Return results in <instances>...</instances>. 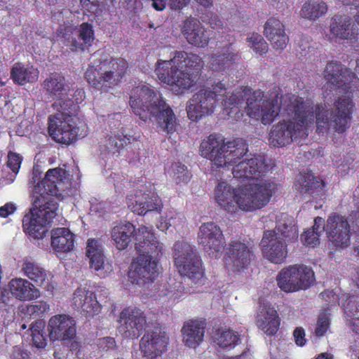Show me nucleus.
<instances>
[{"mask_svg":"<svg viewBox=\"0 0 359 359\" xmlns=\"http://www.w3.org/2000/svg\"><path fill=\"white\" fill-rule=\"evenodd\" d=\"M57 204L39 196L33 197V206L22 220L24 231L34 239H41L47 231L46 225L57 215Z\"/></svg>","mask_w":359,"mask_h":359,"instance_id":"11","label":"nucleus"},{"mask_svg":"<svg viewBox=\"0 0 359 359\" xmlns=\"http://www.w3.org/2000/svg\"><path fill=\"white\" fill-rule=\"evenodd\" d=\"M332 355L328 353H322L319 354L315 359H332Z\"/></svg>","mask_w":359,"mask_h":359,"instance_id":"60","label":"nucleus"},{"mask_svg":"<svg viewBox=\"0 0 359 359\" xmlns=\"http://www.w3.org/2000/svg\"><path fill=\"white\" fill-rule=\"evenodd\" d=\"M133 236L135 250L140 255L130 265L128 280L140 290H145L161 272L158 257L162 245L151 226H140L135 229Z\"/></svg>","mask_w":359,"mask_h":359,"instance_id":"6","label":"nucleus"},{"mask_svg":"<svg viewBox=\"0 0 359 359\" xmlns=\"http://www.w3.org/2000/svg\"><path fill=\"white\" fill-rule=\"evenodd\" d=\"M182 297V291L180 285L165 283L161 286L158 297L159 301L165 306L175 304Z\"/></svg>","mask_w":359,"mask_h":359,"instance_id":"39","label":"nucleus"},{"mask_svg":"<svg viewBox=\"0 0 359 359\" xmlns=\"http://www.w3.org/2000/svg\"><path fill=\"white\" fill-rule=\"evenodd\" d=\"M129 106L143 122L154 119L157 127L168 135L176 130V116L162 95L150 86L140 85L130 93Z\"/></svg>","mask_w":359,"mask_h":359,"instance_id":"7","label":"nucleus"},{"mask_svg":"<svg viewBox=\"0 0 359 359\" xmlns=\"http://www.w3.org/2000/svg\"><path fill=\"white\" fill-rule=\"evenodd\" d=\"M329 241L335 246L347 247L350 243V226L346 218L339 215L328 217L323 227Z\"/></svg>","mask_w":359,"mask_h":359,"instance_id":"22","label":"nucleus"},{"mask_svg":"<svg viewBox=\"0 0 359 359\" xmlns=\"http://www.w3.org/2000/svg\"><path fill=\"white\" fill-rule=\"evenodd\" d=\"M44 324L41 321H36L30 327L33 345L38 348H43L46 346V339L43 334Z\"/></svg>","mask_w":359,"mask_h":359,"instance_id":"44","label":"nucleus"},{"mask_svg":"<svg viewBox=\"0 0 359 359\" xmlns=\"http://www.w3.org/2000/svg\"><path fill=\"white\" fill-rule=\"evenodd\" d=\"M62 36L72 51H84L92 45L95 39L93 26L87 22L74 29L70 27L66 28Z\"/></svg>","mask_w":359,"mask_h":359,"instance_id":"21","label":"nucleus"},{"mask_svg":"<svg viewBox=\"0 0 359 359\" xmlns=\"http://www.w3.org/2000/svg\"><path fill=\"white\" fill-rule=\"evenodd\" d=\"M198 1L201 5L203 6H209L212 4V0H196Z\"/></svg>","mask_w":359,"mask_h":359,"instance_id":"62","label":"nucleus"},{"mask_svg":"<svg viewBox=\"0 0 359 359\" xmlns=\"http://www.w3.org/2000/svg\"><path fill=\"white\" fill-rule=\"evenodd\" d=\"M237 55L229 50V46L222 54H216L211 57L210 68L214 72L228 70L236 60Z\"/></svg>","mask_w":359,"mask_h":359,"instance_id":"38","label":"nucleus"},{"mask_svg":"<svg viewBox=\"0 0 359 359\" xmlns=\"http://www.w3.org/2000/svg\"><path fill=\"white\" fill-rule=\"evenodd\" d=\"M330 325V318L329 314L327 313H321L318 320L317 327L316 329V335L321 337L323 336L328 330Z\"/></svg>","mask_w":359,"mask_h":359,"instance_id":"52","label":"nucleus"},{"mask_svg":"<svg viewBox=\"0 0 359 359\" xmlns=\"http://www.w3.org/2000/svg\"><path fill=\"white\" fill-rule=\"evenodd\" d=\"M67 98H70L74 104L77 106V111L79 110L78 104L83 101L85 99V92L83 89L79 88L76 90L69 88V93L67 95Z\"/></svg>","mask_w":359,"mask_h":359,"instance_id":"53","label":"nucleus"},{"mask_svg":"<svg viewBox=\"0 0 359 359\" xmlns=\"http://www.w3.org/2000/svg\"><path fill=\"white\" fill-rule=\"evenodd\" d=\"M151 6L156 11L164 10L166 5H168L172 10H180L187 6L190 0H150Z\"/></svg>","mask_w":359,"mask_h":359,"instance_id":"45","label":"nucleus"},{"mask_svg":"<svg viewBox=\"0 0 359 359\" xmlns=\"http://www.w3.org/2000/svg\"><path fill=\"white\" fill-rule=\"evenodd\" d=\"M182 33L187 41L196 47L204 48L208 46L210 36L201 22L195 18L184 21Z\"/></svg>","mask_w":359,"mask_h":359,"instance_id":"27","label":"nucleus"},{"mask_svg":"<svg viewBox=\"0 0 359 359\" xmlns=\"http://www.w3.org/2000/svg\"><path fill=\"white\" fill-rule=\"evenodd\" d=\"M248 46L252 48L256 53L262 55L268 50L267 43L264 38L258 34H252L247 38Z\"/></svg>","mask_w":359,"mask_h":359,"instance_id":"46","label":"nucleus"},{"mask_svg":"<svg viewBox=\"0 0 359 359\" xmlns=\"http://www.w3.org/2000/svg\"><path fill=\"white\" fill-rule=\"evenodd\" d=\"M269 33L272 35L276 36L285 33L284 25L276 18H270L265 24L264 35L269 38Z\"/></svg>","mask_w":359,"mask_h":359,"instance_id":"47","label":"nucleus"},{"mask_svg":"<svg viewBox=\"0 0 359 359\" xmlns=\"http://www.w3.org/2000/svg\"><path fill=\"white\" fill-rule=\"evenodd\" d=\"M267 39L270 41L272 47L277 50H283L289 41V39L285 33L278 34L276 36L272 35L269 33V38Z\"/></svg>","mask_w":359,"mask_h":359,"instance_id":"49","label":"nucleus"},{"mask_svg":"<svg viewBox=\"0 0 359 359\" xmlns=\"http://www.w3.org/2000/svg\"><path fill=\"white\" fill-rule=\"evenodd\" d=\"M343 3L346 5H353L359 8V0H342Z\"/></svg>","mask_w":359,"mask_h":359,"instance_id":"59","label":"nucleus"},{"mask_svg":"<svg viewBox=\"0 0 359 359\" xmlns=\"http://www.w3.org/2000/svg\"><path fill=\"white\" fill-rule=\"evenodd\" d=\"M332 294V292L331 291H327L322 293L323 297L325 298V296H329L330 294Z\"/></svg>","mask_w":359,"mask_h":359,"instance_id":"63","label":"nucleus"},{"mask_svg":"<svg viewBox=\"0 0 359 359\" xmlns=\"http://www.w3.org/2000/svg\"><path fill=\"white\" fill-rule=\"evenodd\" d=\"M170 175L177 184H186L191 178L187 168L181 163H175L172 165Z\"/></svg>","mask_w":359,"mask_h":359,"instance_id":"43","label":"nucleus"},{"mask_svg":"<svg viewBox=\"0 0 359 359\" xmlns=\"http://www.w3.org/2000/svg\"><path fill=\"white\" fill-rule=\"evenodd\" d=\"M198 241L210 257L219 258L222 255L225 240L220 228L214 222L200 226Z\"/></svg>","mask_w":359,"mask_h":359,"instance_id":"15","label":"nucleus"},{"mask_svg":"<svg viewBox=\"0 0 359 359\" xmlns=\"http://www.w3.org/2000/svg\"><path fill=\"white\" fill-rule=\"evenodd\" d=\"M47 331L51 341L71 340L76 336V322L69 315H55L48 320Z\"/></svg>","mask_w":359,"mask_h":359,"instance_id":"20","label":"nucleus"},{"mask_svg":"<svg viewBox=\"0 0 359 359\" xmlns=\"http://www.w3.org/2000/svg\"><path fill=\"white\" fill-rule=\"evenodd\" d=\"M243 140L224 142L222 137L210 135L201 143L199 153L217 168L232 166L236 179L249 180L248 184L233 187L220 181L214 190L217 205L229 213L239 210L251 212L265 206L276 189V184L261 179L268 172L269 166L261 156L248 154Z\"/></svg>","mask_w":359,"mask_h":359,"instance_id":"1","label":"nucleus"},{"mask_svg":"<svg viewBox=\"0 0 359 359\" xmlns=\"http://www.w3.org/2000/svg\"><path fill=\"white\" fill-rule=\"evenodd\" d=\"M184 223V218L174 210H168L161 217L156 227L161 231H166L170 227L178 228Z\"/></svg>","mask_w":359,"mask_h":359,"instance_id":"41","label":"nucleus"},{"mask_svg":"<svg viewBox=\"0 0 359 359\" xmlns=\"http://www.w3.org/2000/svg\"><path fill=\"white\" fill-rule=\"evenodd\" d=\"M15 207L12 203H6L0 208V217H7L14 212Z\"/></svg>","mask_w":359,"mask_h":359,"instance_id":"57","label":"nucleus"},{"mask_svg":"<svg viewBox=\"0 0 359 359\" xmlns=\"http://www.w3.org/2000/svg\"><path fill=\"white\" fill-rule=\"evenodd\" d=\"M80 3L83 8L89 13L99 15L102 8V3L101 0H80Z\"/></svg>","mask_w":359,"mask_h":359,"instance_id":"51","label":"nucleus"},{"mask_svg":"<svg viewBox=\"0 0 359 359\" xmlns=\"http://www.w3.org/2000/svg\"><path fill=\"white\" fill-rule=\"evenodd\" d=\"M128 140L120 130L110 131L106 136L104 146L109 152L115 154L126 144Z\"/></svg>","mask_w":359,"mask_h":359,"instance_id":"40","label":"nucleus"},{"mask_svg":"<svg viewBox=\"0 0 359 359\" xmlns=\"http://www.w3.org/2000/svg\"><path fill=\"white\" fill-rule=\"evenodd\" d=\"M293 335L297 346H303L306 344L305 333L302 328H296L293 332Z\"/></svg>","mask_w":359,"mask_h":359,"instance_id":"55","label":"nucleus"},{"mask_svg":"<svg viewBox=\"0 0 359 359\" xmlns=\"http://www.w3.org/2000/svg\"><path fill=\"white\" fill-rule=\"evenodd\" d=\"M314 272L304 264H294L283 269L277 277L278 287L286 292L309 288L314 282Z\"/></svg>","mask_w":359,"mask_h":359,"instance_id":"12","label":"nucleus"},{"mask_svg":"<svg viewBox=\"0 0 359 359\" xmlns=\"http://www.w3.org/2000/svg\"><path fill=\"white\" fill-rule=\"evenodd\" d=\"M11 74L14 82L20 85L34 82L39 78L37 69L33 67L25 66L21 63H16L13 65Z\"/></svg>","mask_w":359,"mask_h":359,"instance_id":"35","label":"nucleus"},{"mask_svg":"<svg viewBox=\"0 0 359 359\" xmlns=\"http://www.w3.org/2000/svg\"><path fill=\"white\" fill-rule=\"evenodd\" d=\"M339 304L344 309L345 318L353 331L359 333V300L358 297L341 294Z\"/></svg>","mask_w":359,"mask_h":359,"instance_id":"31","label":"nucleus"},{"mask_svg":"<svg viewBox=\"0 0 359 359\" xmlns=\"http://www.w3.org/2000/svg\"><path fill=\"white\" fill-rule=\"evenodd\" d=\"M331 33L337 38L341 39H351L358 33V29L351 25L348 16H335L330 25Z\"/></svg>","mask_w":359,"mask_h":359,"instance_id":"32","label":"nucleus"},{"mask_svg":"<svg viewBox=\"0 0 359 359\" xmlns=\"http://www.w3.org/2000/svg\"><path fill=\"white\" fill-rule=\"evenodd\" d=\"M256 323L258 327L268 335L275 334L280 325L276 311L267 303L260 304L256 317Z\"/></svg>","mask_w":359,"mask_h":359,"instance_id":"28","label":"nucleus"},{"mask_svg":"<svg viewBox=\"0 0 359 359\" xmlns=\"http://www.w3.org/2000/svg\"><path fill=\"white\" fill-rule=\"evenodd\" d=\"M327 11V6L323 1H308L303 4L299 11V15L302 18L314 21L324 15Z\"/></svg>","mask_w":359,"mask_h":359,"instance_id":"36","label":"nucleus"},{"mask_svg":"<svg viewBox=\"0 0 359 359\" xmlns=\"http://www.w3.org/2000/svg\"><path fill=\"white\" fill-rule=\"evenodd\" d=\"M213 339L219 348L230 351L238 344L240 338L237 332L232 330L221 329L217 331Z\"/></svg>","mask_w":359,"mask_h":359,"instance_id":"37","label":"nucleus"},{"mask_svg":"<svg viewBox=\"0 0 359 359\" xmlns=\"http://www.w3.org/2000/svg\"><path fill=\"white\" fill-rule=\"evenodd\" d=\"M252 252L246 245L240 241H232L224 257L226 266L231 269L240 271L249 265Z\"/></svg>","mask_w":359,"mask_h":359,"instance_id":"26","label":"nucleus"},{"mask_svg":"<svg viewBox=\"0 0 359 359\" xmlns=\"http://www.w3.org/2000/svg\"><path fill=\"white\" fill-rule=\"evenodd\" d=\"M128 68L123 58L113 59L109 54L98 50L93 55V62L85 73L89 84L95 88L111 87L117 85Z\"/></svg>","mask_w":359,"mask_h":359,"instance_id":"9","label":"nucleus"},{"mask_svg":"<svg viewBox=\"0 0 359 359\" xmlns=\"http://www.w3.org/2000/svg\"><path fill=\"white\" fill-rule=\"evenodd\" d=\"M355 251L357 252L358 255H359V246H358L356 248ZM354 281H355L356 285L358 286V287H359V271H357V273L354 278Z\"/></svg>","mask_w":359,"mask_h":359,"instance_id":"61","label":"nucleus"},{"mask_svg":"<svg viewBox=\"0 0 359 359\" xmlns=\"http://www.w3.org/2000/svg\"><path fill=\"white\" fill-rule=\"evenodd\" d=\"M324 183L313 173L300 174L295 183L296 189L301 194H313L321 191Z\"/></svg>","mask_w":359,"mask_h":359,"instance_id":"33","label":"nucleus"},{"mask_svg":"<svg viewBox=\"0 0 359 359\" xmlns=\"http://www.w3.org/2000/svg\"><path fill=\"white\" fill-rule=\"evenodd\" d=\"M74 234L67 228H56L51 231L50 245L57 254L72 251L74 248Z\"/></svg>","mask_w":359,"mask_h":359,"instance_id":"30","label":"nucleus"},{"mask_svg":"<svg viewBox=\"0 0 359 359\" xmlns=\"http://www.w3.org/2000/svg\"><path fill=\"white\" fill-rule=\"evenodd\" d=\"M352 359H359V352L351 355Z\"/></svg>","mask_w":359,"mask_h":359,"instance_id":"64","label":"nucleus"},{"mask_svg":"<svg viewBox=\"0 0 359 359\" xmlns=\"http://www.w3.org/2000/svg\"><path fill=\"white\" fill-rule=\"evenodd\" d=\"M269 97H277L280 108L283 105V119L273 125L269 133V142L274 147H283L306 135L310 124L314 123L312 102L296 95H285L283 103L278 94H265ZM280 109H279L280 114ZM279 114H278V116Z\"/></svg>","mask_w":359,"mask_h":359,"instance_id":"5","label":"nucleus"},{"mask_svg":"<svg viewBox=\"0 0 359 359\" xmlns=\"http://www.w3.org/2000/svg\"><path fill=\"white\" fill-rule=\"evenodd\" d=\"M323 219L316 217L314 219V225L312 229H309L302 235L301 240L304 245L314 247L319 243V235L321 232V226L323 225Z\"/></svg>","mask_w":359,"mask_h":359,"instance_id":"42","label":"nucleus"},{"mask_svg":"<svg viewBox=\"0 0 359 359\" xmlns=\"http://www.w3.org/2000/svg\"><path fill=\"white\" fill-rule=\"evenodd\" d=\"M21 271L25 276L48 292H52L55 288L51 272L46 270L35 262L25 259L21 266Z\"/></svg>","mask_w":359,"mask_h":359,"instance_id":"23","label":"nucleus"},{"mask_svg":"<svg viewBox=\"0 0 359 359\" xmlns=\"http://www.w3.org/2000/svg\"><path fill=\"white\" fill-rule=\"evenodd\" d=\"M66 170L62 168L49 169L41 181V184L38 183L33 188L32 197L39 196L51 203H55L52 196L60 199H64L71 196L73 193H60V186L66 179Z\"/></svg>","mask_w":359,"mask_h":359,"instance_id":"14","label":"nucleus"},{"mask_svg":"<svg viewBox=\"0 0 359 359\" xmlns=\"http://www.w3.org/2000/svg\"><path fill=\"white\" fill-rule=\"evenodd\" d=\"M27 313L29 316L41 315L49 311V304L44 301L36 302L26 306Z\"/></svg>","mask_w":359,"mask_h":359,"instance_id":"50","label":"nucleus"},{"mask_svg":"<svg viewBox=\"0 0 359 359\" xmlns=\"http://www.w3.org/2000/svg\"><path fill=\"white\" fill-rule=\"evenodd\" d=\"M175 264L178 272L194 280L203 276L201 261L196 250L187 243L177 242L175 245Z\"/></svg>","mask_w":359,"mask_h":359,"instance_id":"13","label":"nucleus"},{"mask_svg":"<svg viewBox=\"0 0 359 359\" xmlns=\"http://www.w3.org/2000/svg\"><path fill=\"white\" fill-rule=\"evenodd\" d=\"M324 79L327 88H335L332 100L316 106V121L317 130L325 133L330 128L341 133L350 126L354 103L351 99L352 90L349 86L355 80V74L340 64L330 62L326 65Z\"/></svg>","mask_w":359,"mask_h":359,"instance_id":"3","label":"nucleus"},{"mask_svg":"<svg viewBox=\"0 0 359 359\" xmlns=\"http://www.w3.org/2000/svg\"><path fill=\"white\" fill-rule=\"evenodd\" d=\"M203 65L198 55L178 51L170 60H158L155 72L161 82L170 86L175 94H182L195 84Z\"/></svg>","mask_w":359,"mask_h":359,"instance_id":"8","label":"nucleus"},{"mask_svg":"<svg viewBox=\"0 0 359 359\" xmlns=\"http://www.w3.org/2000/svg\"><path fill=\"white\" fill-rule=\"evenodd\" d=\"M98 344L102 349L108 350L115 346V341L111 337H104L99 340Z\"/></svg>","mask_w":359,"mask_h":359,"instance_id":"56","label":"nucleus"},{"mask_svg":"<svg viewBox=\"0 0 359 359\" xmlns=\"http://www.w3.org/2000/svg\"><path fill=\"white\" fill-rule=\"evenodd\" d=\"M86 255L90 260V268L96 271L100 277H107L112 272L111 264L104 262L103 245L100 239L88 240Z\"/></svg>","mask_w":359,"mask_h":359,"instance_id":"24","label":"nucleus"},{"mask_svg":"<svg viewBox=\"0 0 359 359\" xmlns=\"http://www.w3.org/2000/svg\"><path fill=\"white\" fill-rule=\"evenodd\" d=\"M275 231L264 232L260 245L264 256L274 264L282 263L287 257L286 246L282 240L285 238L287 242L297 240L298 231L297 226L291 219L284 222H279Z\"/></svg>","mask_w":359,"mask_h":359,"instance_id":"10","label":"nucleus"},{"mask_svg":"<svg viewBox=\"0 0 359 359\" xmlns=\"http://www.w3.org/2000/svg\"><path fill=\"white\" fill-rule=\"evenodd\" d=\"M41 176L42 171L39 168L38 165H35L33 168L32 176L29 180V187L32 189V192L33 191V188L35 185H37L38 183L41 184Z\"/></svg>","mask_w":359,"mask_h":359,"instance_id":"54","label":"nucleus"},{"mask_svg":"<svg viewBox=\"0 0 359 359\" xmlns=\"http://www.w3.org/2000/svg\"><path fill=\"white\" fill-rule=\"evenodd\" d=\"M145 325L144 313L139 309L128 307L120 314L118 332L124 338L135 339L142 334Z\"/></svg>","mask_w":359,"mask_h":359,"instance_id":"18","label":"nucleus"},{"mask_svg":"<svg viewBox=\"0 0 359 359\" xmlns=\"http://www.w3.org/2000/svg\"><path fill=\"white\" fill-rule=\"evenodd\" d=\"M9 294L22 302L34 300L41 295L40 291L36 285L22 278L11 279L7 288L0 287V300L3 302H6L8 299Z\"/></svg>","mask_w":359,"mask_h":359,"instance_id":"17","label":"nucleus"},{"mask_svg":"<svg viewBox=\"0 0 359 359\" xmlns=\"http://www.w3.org/2000/svg\"><path fill=\"white\" fill-rule=\"evenodd\" d=\"M244 97L246 100L245 110L250 118L269 125L278 117L280 104L277 97H269L263 91L249 88L226 95L225 85L221 82L212 86L211 89H203L194 94L187 104V115L191 120L196 121L211 114L220 107L224 116L239 121L243 116L239 107Z\"/></svg>","mask_w":359,"mask_h":359,"instance_id":"2","label":"nucleus"},{"mask_svg":"<svg viewBox=\"0 0 359 359\" xmlns=\"http://www.w3.org/2000/svg\"><path fill=\"white\" fill-rule=\"evenodd\" d=\"M135 231V226L130 222L119 224L111 229V238L117 249H126L130 242L131 235Z\"/></svg>","mask_w":359,"mask_h":359,"instance_id":"34","label":"nucleus"},{"mask_svg":"<svg viewBox=\"0 0 359 359\" xmlns=\"http://www.w3.org/2000/svg\"><path fill=\"white\" fill-rule=\"evenodd\" d=\"M205 327V323L197 320L184 323L182 328L184 344L187 347L196 348L203 340Z\"/></svg>","mask_w":359,"mask_h":359,"instance_id":"29","label":"nucleus"},{"mask_svg":"<svg viewBox=\"0 0 359 359\" xmlns=\"http://www.w3.org/2000/svg\"><path fill=\"white\" fill-rule=\"evenodd\" d=\"M22 156H20L18 154L13 152L8 153L7 165L8 167L13 172V175H12L10 179V183L13 182L17 173L18 172L22 163Z\"/></svg>","mask_w":359,"mask_h":359,"instance_id":"48","label":"nucleus"},{"mask_svg":"<svg viewBox=\"0 0 359 359\" xmlns=\"http://www.w3.org/2000/svg\"><path fill=\"white\" fill-rule=\"evenodd\" d=\"M127 205L133 212L140 215H145L148 212L158 211L162 208V203L159 197L154 193L149 192L147 188L134 190L127 196Z\"/></svg>","mask_w":359,"mask_h":359,"instance_id":"16","label":"nucleus"},{"mask_svg":"<svg viewBox=\"0 0 359 359\" xmlns=\"http://www.w3.org/2000/svg\"><path fill=\"white\" fill-rule=\"evenodd\" d=\"M42 88L53 99V107L56 111L49 116L48 132L52 138L61 144H70L85 137L88 133L86 121L77 116V106L70 98L69 86L59 74H51L46 78Z\"/></svg>","mask_w":359,"mask_h":359,"instance_id":"4","label":"nucleus"},{"mask_svg":"<svg viewBox=\"0 0 359 359\" xmlns=\"http://www.w3.org/2000/svg\"><path fill=\"white\" fill-rule=\"evenodd\" d=\"M72 301L73 306L87 316L97 315L101 310L95 293L86 286L78 287L73 293Z\"/></svg>","mask_w":359,"mask_h":359,"instance_id":"25","label":"nucleus"},{"mask_svg":"<svg viewBox=\"0 0 359 359\" xmlns=\"http://www.w3.org/2000/svg\"><path fill=\"white\" fill-rule=\"evenodd\" d=\"M224 359H251V354L249 351H244L241 355L236 356H227Z\"/></svg>","mask_w":359,"mask_h":359,"instance_id":"58","label":"nucleus"},{"mask_svg":"<svg viewBox=\"0 0 359 359\" xmlns=\"http://www.w3.org/2000/svg\"><path fill=\"white\" fill-rule=\"evenodd\" d=\"M169 339L160 330L148 332L141 339L140 349L144 359H158L167 351Z\"/></svg>","mask_w":359,"mask_h":359,"instance_id":"19","label":"nucleus"}]
</instances>
